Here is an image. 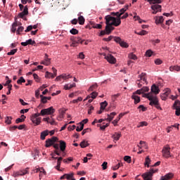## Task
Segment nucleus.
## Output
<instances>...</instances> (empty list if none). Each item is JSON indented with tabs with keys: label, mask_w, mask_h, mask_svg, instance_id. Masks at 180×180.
I'll list each match as a JSON object with an SVG mask.
<instances>
[{
	"label": "nucleus",
	"mask_w": 180,
	"mask_h": 180,
	"mask_svg": "<svg viewBox=\"0 0 180 180\" xmlns=\"http://www.w3.org/2000/svg\"><path fill=\"white\" fill-rule=\"evenodd\" d=\"M105 19L106 24L105 30H102L101 32L100 36H105V34H110L112 30H115V27L113 26L117 27V26H120V25L122 24L120 19H116L115 17L110 15H106L105 17Z\"/></svg>",
	"instance_id": "nucleus-1"
},
{
	"label": "nucleus",
	"mask_w": 180,
	"mask_h": 180,
	"mask_svg": "<svg viewBox=\"0 0 180 180\" xmlns=\"http://www.w3.org/2000/svg\"><path fill=\"white\" fill-rule=\"evenodd\" d=\"M143 98H147L150 101L149 105L150 106H155L159 103L158 98H157V96L153 95V93L144 94Z\"/></svg>",
	"instance_id": "nucleus-2"
},
{
	"label": "nucleus",
	"mask_w": 180,
	"mask_h": 180,
	"mask_svg": "<svg viewBox=\"0 0 180 180\" xmlns=\"http://www.w3.org/2000/svg\"><path fill=\"white\" fill-rule=\"evenodd\" d=\"M156 172H158V169L151 167L148 172L142 174V178L144 180H153V175Z\"/></svg>",
	"instance_id": "nucleus-3"
},
{
	"label": "nucleus",
	"mask_w": 180,
	"mask_h": 180,
	"mask_svg": "<svg viewBox=\"0 0 180 180\" xmlns=\"http://www.w3.org/2000/svg\"><path fill=\"white\" fill-rule=\"evenodd\" d=\"M41 116V113L37 112L35 114H33L31 117L30 120L35 124V126H39L41 123V117H39Z\"/></svg>",
	"instance_id": "nucleus-4"
},
{
	"label": "nucleus",
	"mask_w": 180,
	"mask_h": 180,
	"mask_svg": "<svg viewBox=\"0 0 180 180\" xmlns=\"http://www.w3.org/2000/svg\"><path fill=\"white\" fill-rule=\"evenodd\" d=\"M56 112V109L53 107H49V108L43 109L41 110V115L44 116L45 115H53Z\"/></svg>",
	"instance_id": "nucleus-5"
},
{
	"label": "nucleus",
	"mask_w": 180,
	"mask_h": 180,
	"mask_svg": "<svg viewBox=\"0 0 180 180\" xmlns=\"http://www.w3.org/2000/svg\"><path fill=\"white\" fill-rule=\"evenodd\" d=\"M169 150H171V148L168 145L163 148L162 153L165 158H169V157H171V152L169 151Z\"/></svg>",
	"instance_id": "nucleus-6"
},
{
	"label": "nucleus",
	"mask_w": 180,
	"mask_h": 180,
	"mask_svg": "<svg viewBox=\"0 0 180 180\" xmlns=\"http://www.w3.org/2000/svg\"><path fill=\"white\" fill-rule=\"evenodd\" d=\"M114 41L116 43L120 44V46H121V47H124L125 49H127V47H129V44L126 43L124 41H122V39L119 37H115Z\"/></svg>",
	"instance_id": "nucleus-7"
},
{
	"label": "nucleus",
	"mask_w": 180,
	"mask_h": 180,
	"mask_svg": "<svg viewBox=\"0 0 180 180\" xmlns=\"http://www.w3.org/2000/svg\"><path fill=\"white\" fill-rule=\"evenodd\" d=\"M58 140V139L56 136H53L51 139H48L46 141L45 147H46L47 148H49V147H51V146H53L54 143H56V141H57Z\"/></svg>",
	"instance_id": "nucleus-8"
},
{
	"label": "nucleus",
	"mask_w": 180,
	"mask_h": 180,
	"mask_svg": "<svg viewBox=\"0 0 180 180\" xmlns=\"http://www.w3.org/2000/svg\"><path fill=\"white\" fill-rule=\"evenodd\" d=\"M150 8L153 11L152 13L156 15L158 12H161L162 7L160 4H153Z\"/></svg>",
	"instance_id": "nucleus-9"
},
{
	"label": "nucleus",
	"mask_w": 180,
	"mask_h": 180,
	"mask_svg": "<svg viewBox=\"0 0 180 180\" xmlns=\"http://www.w3.org/2000/svg\"><path fill=\"white\" fill-rule=\"evenodd\" d=\"M171 94V89H165L164 90V93L160 94V98L162 99V101H165L167 99V98H168V96H169Z\"/></svg>",
	"instance_id": "nucleus-10"
},
{
	"label": "nucleus",
	"mask_w": 180,
	"mask_h": 180,
	"mask_svg": "<svg viewBox=\"0 0 180 180\" xmlns=\"http://www.w3.org/2000/svg\"><path fill=\"white\" fill-rule=\"evenodd\" d=\"M105 58L110 64H115L116 63V58L112 54L105 55Z\"/></svg>",
	"instance_id": "nucleus-11"
},
{
	"label": "nucleus",
	"mask_w": 180,
	"mask_h": 180,
	"mask_svg": "<svg viewBox=\"0 0 180 180\" xmlns=\"http://www.w3.org/2000/svg\"><path fill=\"white\" fill-rule=\"evenodd\" d=\"M26 174H29V168L15 172L14 176H23V175H26Z\"/></svg>",
	"instance_id": "nucleus-12"
},
{
	"label": "nucleus",
	"mask_w": 180,
	"mask_h": 180,
	"mask_svg": "<svg viewBox=\"0 0 180 180\" xmlns=\"http://www.w3.org/2000/svg\"><path fill=\"white\" fill-rule=\"evenodd\" d=\"M151 92L155 94V95H158V94H160V88L158 86L153 84L151 86Z\"/></svg>",
	"instance_id": "nucleus-13"
},
{
	"label": "nucleus",
	"mask_w": 180,
	"mask_h": 180,
	"mask_svg": "<svg viewBox=\"0 0 180 180\" xmlns=\"http://www.w3.org/2000/svg\"><path fill=\"white\" fill-rule=\"evenodd\" d=\"M174 178V174L168 173L165 176H161L160 180H170Z\"/></svg>",
	"instance_id": "nucleus-14"
},
{
	"label": "nucleus",
	"mask_w": 180,
	"mask_h": 180,
	"mask_svg": "<svg viewBox=\"0 0 180 180\" xmlns=\"http://www.w3.org/2000/svg\"><path fill=\"white\" fill-rule=\"evenodd\" d=\"M59 143H60V151L64 153V151H65V148L67 147V144L65 143V141H60Z\"/></svg>",
	"instance_id": "nucleus-15"
},
{
	"label": "nucleus",
	"mask_w": 180,
	"mask_h": 180,
	"mask_svg": "<svg viewBox=\"0 0 180 180\" xmlns=\"http://www.w3.org/2000/svg\"><path fill=\"white\" fill-rule=\"evenodd\" d=\"M140 79L138 81H141L143 84H146L147 82V79H146V73L142 72L141 75H139Z\"/></svg>",
	"instance_id": "nucleus-16"
},
{
	"label": "nucleus",
	"mask_w": 180,
	"mask_h": 180,
	"mask_svg": "<svg viewBox=\"0 0 180 180\" xmlns=\"http://www.w3.org/2000/svg\"><path fill=\"white\" fill-rule=\"evenodd\" d=\"M131 98L134 99L135 105H137V103H139L140 102V96L136 95V94H133L131 96Z\"/></svg>",
	"instance_id": "nucleus-17"
},
{
	"label": "nucleus",
	"mask_w": 180,
	"mask_h": 180,
	"mask_svg": "<svg viewBox=\"0 0 180 180\" xmlns=\"http://www.w3.org/2000/svg\"><path fill=\"white\" fill-rule=\"evenodd\" d=\"M115 116H116L115 112H112L110 115L108 114V117H107V119H105V120H108V122H112L113 120V117H115Z\"/></svg>",
	"instance_id": "nucleus-18"
},
{
	"label": "nucleus",
	"mask_w": 180,
	"mask_h": 180,
	"mask_svg": "<svg viewBox=\"0 0 180 180\" xmlns=\"http://www.w3.org/2000/svg\"><path fill=\"white\" fill-rule=\"evenodd\" d=\"M46 136H49V130L47 129L41 132V136H40L41 140H46Z\"/></svg>",
	"instance_id": "nucleus-19"
},
{
	"label": "nucleus",
	"mask_w": 180,
	"mask_h": 180,
	"mask_svg": "<svg viewBox=\"0 0 180 180\" xmlns=\"http://www.w3.org/2000/svg\"><path fill=\"white\" fill-rule=\"evenodd\" d=\"M120 137H122V134L120 133L115 132L112 135V139L113 140H115V141H119V139H120Z\"/></svg>",
	"instance_id": "nucleus-20"
},
{
	"label": "nucleus",
	"mask_w": 180,
	"mask_h": 180,
	"mask_svg": "<svg viewBox=\"0 0 180 180\" xmlns=\"http://www.w3.org/2000/svg\"><path fill=\"white\" fill-rule=\"evenodd\" d=\"M155 23L156 25H160V23H162V22H164V17L162 16H159V17H155Z\"/></svg>",
	"instance_id": "nucleus-21"
},
{
	"label": "nucleus",
	"mask_w": 180,
	"mask_h": 180,
	"mask_svg": "<svg viewBox=\"0 0 180 180\" xmlns=\"http://www.w3.org/2000/svg\"><path fill=\"white\" fill-rule=\"evenodd\" d=\"M139 150H141V148L147 149V145L145 141H141L139 144L138 145Z\"/></svg>",
	"instance_id": "nucleus-22"
},
{
	"label": "nucleus",
	"mask_w": 180,
	"mask_h": 180,
	"mask_svg": "<svg viewBox=\"0 0 180 180\" xmlns=\"http://www.w3.org/2000/svg\"><path fill=\"white\" fill-rule=\"evenodd\" d=\"M53 160H58L56 168H60L61 167V161H63V158H54L53 157Z\"/></svg>",
	"instance_id": "nucleus-23"
},
{
	"label": "nucleus",
	"mask_w": 180,
	"mask_h": 180,
	"mask_svg": "<svg viewBox=\"0 0 180 180\" xmlns=\"http://www.w3.org/2000/svg\"><path fill=\"white\" fill-rule=\"evenodd\" d=\"M169 71H177L179 72L180 71V66L179 65H174V66H170L169 67Z\"/></svg>",
	"instance_id": "nucleus-24"
},
{
	"label": "nucleus",
	"mask_w": 180,
	"mask_h": 180,
	"mask_svg": "<svg viewBox=\"0 0 180 180\" xmlns=\"http://www.w3.org/2000/svg\"><path fill=\"white\" fill-rule=\"evenodd\" d=\"M76 86L75 83H73L72 84H65L64 86V89H65L66 91H68V89H71V88H74Z\"/></svg>",
	"instance_id": "nucleus-25"
},
{
	"label": "nucleus",
	"mask_w": 180,
	"mask_h": 180,
	"mask_svg": "<svg viewBox=\"0 0 180 180\" xmlns=\"http://www.w3.org/2000/svg\"><path fill=\"white\" fill-rule=\"evenodd\" d=\"M88 146H89V143H88V141H82L80 143V147L82 148H85L88 147Z\"/></svg>",
	"instance_id": "nucleus-26"
},
{
	"label": "nucleus",
	"mask_w": 180,
	"mask_h": 180,
	"mask_svg": "<svg viewBox=\"0 0 180 180\" xmlns=\"http://www.w3.org/2000/svg\"><path fill=\"white\" fill-rule=\"evenodd\" d=\"M12 117L7 116L5 117V123L6 124H12Z\"/></svg>",
	"instance_id": "nucleus-27"
},
{
	"label": "nucleus",
	"mask_w": 180,
	"mask_h": 180,
	"mask_svg": "<svg viewBox=\"0 0 180 180\" xmlns=\"http://www.w3.org/2000/svg\"><path fill=\"white\" fill-rule=\"evenodd\" d=\"M74 178V173L71 174H65V179L70 180L71 179Z\"/></svg>",
	"instance_id": "nucleus-28"
},
{
	"label": "nucleus",
	"mask_w": 180,
	"mask_h": 180,
	"mask_svg": "<svg viewBox=\"0 0 180 180\" xmlns=\"http://www.w3.org/2000/svg\"><path fill=\"white\" fill-rule=\"evenodd\" d=\"M78 20L80 25H84V23H85V18L82 15L79 16Z\"/></svg>",
	"instance_id": "nucleus-29"
},
{
	"label": "nucleus",
	"mask_w": 180,
	"mask_h": 180,
	"mask_svg": "<svg viewBox=\"0 0 180 180\" xmlns=\"http://www.w3.org/2000/svg\"><path fill=\"white\" fill-rule=\"evenodd\" d=\"M25 82H26V80L25 78H23V77H20V79L17 81V84L19 85H22V84H25Z\"/></svg>",
	"instance_id": "nucleus-30"
},
{
	"label": "nucleus",
	"mask_w": 180,
	"mask_h": 180,
	"mask_svg": "<svg viewBox=\"0 0 180 180\" xmlns=\"http://www.w3.org/2000/svg\"><path fill=\"white\" fill-rule=\"evenodd\" d=\"M108 106V102L103 101L101 103V110H105V108Z\"/></svg>",
	"instance_id": "nucleus-31"
},
{
	"label": "nucleus",
	"mask_w": 180,
	"mask_h": 180,
	"mask_svg": "<svg viewBox=\"0 0 180 180\" xmlns=\"http://www.w3.org/2000/svg\"><path fill=\"white\" fill-rule=\"evenodd\" d=\"M150 162H151V160H150V157L147 156L145 160V165H147L148 168L150 167Z\"/></svg>",
	"instance_id": "nucleus-32"
},
{
	"label": "nucleus",
	"mask_w": 180,
	"mask_h": 180,
	"mask_svg": "<svg viewBox=\"0 0 180 180\" xmlns=\"http://www.w3.org/2000/svg\"><path fill=\"white\" fill-rule=\"evenodd\" d=\"M144 126H148V123H147V122L145 121L141 122L138 124L137 127H144Z\"/></svg>",
	"instance_id": "nucleus-33"
},
{
	"label": "nucleus",
	"mask_w": 180,
	"mask_h": 180,
	"mask_svg": "<svg viewBox=\"0 0 180 180\" xmlns=\"http://www.w3.org/2000/svg\"><path fill=\"white\" fill-rule=\"evenodd\" d=\"M111 15H114V16H117V18H115V19H120V22H122V20H120V17L122 15H120V12L118 11V12H116V13H112Z\"/></svg>",
	"instance_id": "nucleus-34"
},
{
	"label": "nucleus",
	"mask_w": 180,
	"mask_h": 180,
	"mask_svg": "<svg viewBox=\"0 0 180 180\" xmlns=\"http://www.w3.org/2000/svg\"><path fill=\"white\" fill-rule=\"evenodd\" d=\"M124 161H126V162H128V164H130V162H131V157L124 156Z\"/></svg>",
	"instance_id": "nucleus-35"
},
{
	"label": "nucleus",
	"mask_w": 180,
	"mask_h": 180,
	"mask_svg": "<svg viewBox=\"0 0 180 180\" xmlns=\"http://www.w3.org/2000/svg\"><path fill=\"white\" fill-rule=\"evenodd\" d=\"M79 124H80V128L79 127H77L76 129L77 131H82V130H84V123L80 122Z\"/></svg>",
	"instance_id": "nucleus-36"
},
{
	"label": "nucleus",
	"mask_w": 180,
	"mask_h": 180,
	"mask_svg": "<svg viewBox=\"0 0 180 180\" xmlns=\"http://www.w3.org/2000/svg\"><path fill=\"white\" fill-rule=\"evenodd\" d=\"M45 77L46 78H54V75H53V73L49 72H46Z\"/></svg>",
	"instance_id": "nucleus-37"
},
{
	"label": "nucleus",
	"mask_w": 180,
	"mask_h": 180,
	"mask_svg": "<svg viewBox=\"0 0 180 180\" xmlns=\"http://www.w3.org/2000/svg\"><path fill=\"white\" fill-rule=\"evenodd\" d=\"M39 96L41 98V101L42 103H47V97H46L43 95H40Z\"/></svg>",
	"instance_id": "nucleus-38"
},
{
	"label": "nucleus",
	"mask_w": 180,
	"mask_h": 180,
	"mask_svg": "<svg viewBox=\"0 0 180 180\" xmlns=\"http://www.w3.org/2000/svg\"><path fill=\"white\" fill-rule=\"evenodd\" d=\"M127 6H128L120 10V16H122V15H123V13H124L127 11Z\"/></svg>",
	"instance_id": "nucleus-39"
},
{
	"label": "nucleus",
	"mask_w": 180,
	"mask_h": 180,
	"mask_svg": "<svg viewBox=\"0 0 180 180\" xmlns=\"http://www.w3.org/2000/svg\"><path fill=\"white\" fill-rule=\"evenodd\" d=\"M97 96H98V93L96 91H93L90 94V98H91V99H95V98H96Z\"/></svg>",
	"instance_id": "nucleus-40"
},
{
	"label": "nucleus",
	"mask_w": 180,
	"mask_h": 180,
	"mask_svg": "<svg viewBox=\"0 0 180 180\" xmlns=\"http://www.w3.org/2000/svg\"><path fill=\"white\" fill-rule=\"evenodd\" d=\"M68 78H72V76L71 75H67V74L62 75V79H68Z\"/></svg>",
	"instance_id": "nucleus-41"
},
{
	"label": "nucleus",
	"mask_w": 180,
	"mask_h": 180,
	"mask_svg": "<svg viewBox=\"0 0 180 180\" xmlns=\"http://www.w3.org/2000/svg\"><path fill=\"white\" fill-rule=\"evenodd\" d=\"M23 30H25V27H22V26H20V27L18 28L17 31H16V34H20V32H23Z\"/></svg>",
	"instance_id": "nucleus-42"
},
{
	"label": "nucleus",
	"mask_w": 180,
	"mask_h": 180,
	"mask_svg": "<svg viewBox=\"0 0 180 180\" xmlns=\"http://www.w3.org/2000/svg\"><path fill=\"white\" fill-rule=\"evenodd\" d=\"M92 130L91 129V128H87L85 129L82 131V136H84V134H86V133H89L90 131H91Z\"/></svg>",
	"instance_id": "nucleus-43"
},
{
	"label": "nucleus",
	"mask_w": 180,
	"mask_h": 180,
	"mask_svg": "<svg viewBox=\"0 0 180 180\" xmlns=\"http://www.w3.org/2000/svg\"><path fill=\"white\" fill-rule=\"evenodd\" d=\"M98 88V84H94L91 86L89 87V91H94Z\"/></svg>",
	"instance_id": "nucleus-44"
},
{
	"label": "nucleus",
	"mask_w": 180,
	"mask_h": 180,
	"mask_svg": "<svg viewBox=\"0 0 180 180\" xmlns=\"http://www.w3.org/2000/svg\"><path fill=\"white\" fill-rule=\"evenodd\" d=\"M70 33H71V34H78V30L75 28H72L70 30Z\"/></svg>",
	"instance_id": "nucleus-45"
},
{
	"label": "nucleus",
	"mask_w": 180,
	"mask_h": 180,
	"mask_svg": "<svg viewBox=\"0 0 180 180\" xmlns=\"http://www.w3.org/2000/svg\"><path fill=\"white\" fill-rule=\"evenodd\" d=\"M141 91H142V94H144V92H148V91H150V89H148V86H143L141 89Z\"/></svg>",
	"instance_id": "nucleus-46"
},
{
	"label": "nucleus",
	"mask_w": 180,
	"mask_h": 180,
	"mask_svg": "<svg viewBox=\"0 0 180 180\" xmlns=\"http://www.w3.org/2000/svg\"><path fill=\"white\" fill-rule=\"evenodd\" d=\"M155 64H156V65H161V64H162V60L160 58H158L155 60Z\"/></svg>",
	"instance_id": "nucleus-47"
},
{
	"label": "nucleus",
	"mask_w": 180,
	"mask_h": 180,
	"mask_svg": "<svg viewBox=\"0 0 180 180\" xmlns=\"http://www.w3.org/2000/svg\"><path fill=\"white\" fill-rule=\"evenodd\" d=\"M40 64H43L44 65H50L51 62L49 60H42L41 61Z\"/></svg>",
	"instance_id": "nucleus-48"
},
{
	"label": "nucleus",
	"mask_w": 180,
	"mask_h": 180,
	"mask_svg": "<svg viewBox=\"0 0 180 180\" xmlns=\"http://www.w3.org/2000/svg\"><path fill=\"white\" fill-rule=\"evenodd\" d=\"M18 52V49H12L10 52H8L7 54L8 56H13L15 53Z\"/></svg>",
	"instance_id": "nucleus-49"
},
{
	"label": "nucleus",
	"mask_w": 180,
	"mask_h": 180,
	"mask_svg": "<svg viewBox=\"0 0 180 180\" xmlns=\"http://www.w3.org/2000/svg\"><path fill=\"white\" fill-rule=\"evenodd\" d=\"M146 57H151V56H153V51H151V50H148V51L146 52Z\"/></svg>",
	"instance_id": "nucleus-50"
},
{
	"label": "nucleus",
	"mask_w": 180,
	"mask_h": 180,
	"mask_svg": "<svg viewBox=\"0 0 180 180\" xmlns=\"http://www.w3.org/2000/svg\"><path fill=\"white\" fill-rule=\"evenodd\" d=\"M22 13L25 15H29V9L27 8V6H25L23 8Z\"/></svg>",
	"instance_id": "nucleus-51"
},
{
	"label": "nucleus",
	"mask_w": 180,
	"mask_h": 180,
	"mask_svg": "<svg viewBox=\"0 0 180 180\" xmlns=\"http://www.w3.org/2000/svg\"><path fill=\"white\" fill-rule=\"evenodd\" d=\"M27 43L28 44H30L31 46H33L34 44H36V41H32V39H30L27 40Z\"/></svg>",
	"instance_id": "nucleus-52"
},
{
	"label": "nucleus",
	"mask_w": 180,
	"mask_h": 180,
	"mask_svg": "<svg viewBox=\"0 0 180 180\" xmlns=\"http://www.w3.org/2000/svg\"><path fill=\"white\" fill-rule=\"evenodd\" d=\"M137 34H139V36H146V34H147V31L142 30V31L139 32V33H137Z\"/></svg>",
	"instance_id": "nucleus-53"
},
{
	"label": "nucleus",
	"mask_w": 180,
	"mask_h": 180,
	"mask_svg": "<svg viewBox=\"0 0 180 180\" xmlns=\"http://www.w3.org/2000/svg\"><path fill=\"white\" fill-rule=\"evenodd\" d=\"M158 4H161V0L152 1V5H158Z\"/></svg>",
	"instance_id": "nucleus-54"
},
{
	"label": "nucleus",
	"mask_w": 180,
	"mask_h": 180,
	"mask_svg": "<svg viewBox=\"0 0 180 180\" xmlns=\"http://www.w3.org/2000/svg\"><path fill=\"white\" fill-rule=\"evenodd\" d=\"M175 109H176V116H180V108H178V107H174Z\"/></svg>",
	"instance_id": "nucleus-55"
},
{
	"label": "nucleus",
	"mask_w": 180,
	"mask_h": 180,
	"mask_svg": "<svg viewBox=\"0 0 180 180\" xmlns=\"http://www.w3.org/2000/svg\"><path fill=\"white\" fill-rule=\"evenodd\" d=\"M93 27L94 29H102V25L101 24H95Z\"/></svg>",
	"instance_id": "nucleus-56"
},
{
	"label": "nucleus",
	"mask_w": 180,
	"mask_h": 180,
	"mask_svg": "<svg viewBox=\"0 0 180 180\" xmlns=\"http://www.w3.org/2000/svg\"><path fill=\"white\" fill-rule=\"evenodd\" d=\"M16 27H18L17 26H16V24H13L12 25V28H11V31L13 32V33H15V32H17L16 31Z\"/></svg>",
	"instance_id": "nucleus-57"
},
{
	"label": "nucleus",
	"mask_w": 180,
	"mask_h": 180,
	"mask_svg": "<svg viewBox=\"0 0 180 180\" xmlns=\"http://www.w3.org/2000/svg\"><path fill=\"white\" fill-rule=\"evenodd\" d=\"M71 41H72L73 43H75V45H78V41H77V38L75 37H71L70 38Z\"/></svg>",
	"instance_id": "nucleus-58"
},
{
	"label": "nucleus",
	"mask_w": 180,
	"mask_h": 180,
	"mask_svg": "<svg viewBox=\"0 0 180 180\" xmlns=\"http://www.w3.org/2000/svg\"><path fill=\"white\" fill-rule=\"evenodd\" d=\"M33 77H34V79L36 80L37 82H39V81H40V79H39V75H37V74L34 73Z\"/></svg>",
	"instance_id": "nucleus-59"
},
{
	"label": "nucleus",
	"mask_w": 180,
	"mask_h": 180,
	"mask_svg": "<svg viewBox=\"0 0 180 180\" xmlns=\"http://www.w3.org/2000/svg\"><path fill=\"white\" fill-rule=\"evenodd\" d=\"M109 126V123L105 124V125L103 126H100V129L101 130H105V129H106V127H108Z\"/></svg>",
	"instance_id": "nucleus-60"
},
{
	"label": "nucleus",
	"mask_w": 180,
	"mask_h": 180,
	"mask_svg": "<svg viewBox=\"0 0 180 180\" xmlns=\"http://www.w3.org/2000/svg\"><path fill=\"white\" fill-rule=\"evenodd\" d=\"M129 58H131V60H137V56L135 54L131 53L129 55Z\"/></svg>",
	"instance_id": "nucleus-61"
},
{
	"label": "nucleus",
	"mask_w": 180,
	"mask_h": 180,
	"mask_svg": "<svg viewBox=\"0 0 180 180\" xmlns=\"http://www.w3.org/2000/svg\"><path fill=\"white\" fill-rule=\"evenodd\" d=\"M32 29H33V26L32 25H29L27 29L25 30V32L27 33V32H30V30H32Z\"/></svg>",
	"instance_id": "nucleus-62"
},
{
	"label": "nucleus",
	"mask_w": 180,
	"mask_h": 180,
	"mask_svg": "<svg viewBox=\"0 0 180 180\" xmlns=\"http://www.w3.org/2000/svg\"><path fill=\"white\" fill-rule=\"evenodd\" d=\"M102 167H103V169H106V168H108V162H104L102 164Z\"/></svg>",
	"instance_id": "nucleus-63"
},
{
	"label": "nucleus",
	"mask_w": 180,
	"mask_h": 180,
	"mask_svg": "<svg viewBox=\"0 0 180 180\" xmlns=\"http://www.w3.org/2000/svg\"><path fill=\"white\" fill-rule=\"evenodd\" d=\"M178 105L180 106V101L179 100H176L174 104V107H178Z\"/></svg>",
	"instance_id": "nucleus-64"
}]
</instances>
